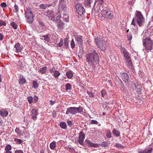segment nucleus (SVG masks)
<instances>
[{"instance_id":"obj_30","label":"nucleus","mask_w":153,"mask_h":153,"mask_svg":"<svg viewBox=\"0 0 153 153\" xmlns=\"http://www.w3.org/2000/svg\"><path fill=\"white\" fill-rule=\"evenodd\" d=\"M65 89L66 91L70 90L72 89V85L70 84L69 83H68L66 84L65 85Z\"/></svg>"},{"instance_id":"obj_53","label":"nucleus","mask_w":153,"mask_h":153,"mask_svg":"<svg viewBox=\"0 0 153 153\" xmlns=\"http://www.w3.org/2000/svg\"><path fill=\"white\" fill-rule=\"evenodd\" d=\"M6 23L5 22L1 21L0 19V27L2 26V25L4 26H6Z\"/></svg>"},{"instance_id":"obj_32","label":"nucleus","mask_w":153,"mask_h":153,"mask_svg":"<svg viewBox=\"0 0 153 153\" xmlns=\"http://www.w3.org/2000/svg\"><path fill=\"white\" fill-rule=\"evenodd\" d=\"M134 86L137 92H140L142 91V87L140 85H135Z\"/></svg>"},{"instance_id":"obj_11","label":"nucleus","mask_w":153,"mask_h":153,"mask_svg":"<svg viewBox=\"0 0 153 153\" xmlns=\"http://www.w3.org/2000/svg\"><path fill=\"white\" fill-rule=\"evenodd\" d=\"M62 13L59 10H58L56 14L57 16L56 17L55 16L53 18L52 17L51 19V20L56 23H57L61 21L60 20L61 16H60L61 13Z\"/></svg>"},{"instance_id":"obj_42","label":"nucleus","mask_w":153,"mask_h":153,"mask_svg":"<svg viewBox=\"0 0 153 153\" xmlns=\"http://www.w3.org/2000/svg\"><path fill=\"white\" fill-rule=\"evenodd\" d=\"M11 149V146L10 145H7L5 146V151H10Z\"/></svg>"},{"instance_id":"obj_58","label":"nucleus","mask_w":153,"mask_h":153,"mask_svg":"<svg viewBox=\"0 0 153 153\" xmlns=\"http://www.w3.org/2000/svg\"><path fill=\"white\" fill-rule=\"evenodd\" d=\"M98 123V122L95 120H91V121L90 123L91 124H97Z\"/></svg>"},{"instance_id":"obj_45","label":"nucleus","mask_w":153,"mask_h":153,"mask_svg":"<svg viewBox=\"0 0 153 153\" xmlns=\"http://www.w3.org/2000/svg\"><path fill=\"white\" fill-rule=\"evenodd\" d=\"M39 7L40 8L43 9H45L47 8V5L44 4H40Z\"/></svg>"},{"instance_id":"obj_23","label":"nucleus","mask_w":153,"mask_h":153,"mask_svg":"<svg viewBox=\"0 0 153 153\" xmlns=\"http://www.w3.org/2000/svg\"><path fill=\"white\" fill-rule=\"evenodd\" d=\"M47 16L48 17L49 19L51 20L52 17L53 18L54 16V12L51 10H49L47 11L46 12Z\"/></svg>"},{"instance_id":"obj_4","label":"nucleus","mask_w":153,"mask_h":153,"mask_svg":"<svg viewBox=\"0 0 153 153\" xmlns=\"http://www.w3.org/2000/svg\"><path fill=\"white\" fill-rule=\"evenodd\" d=\"M99 15V18L101 20H103L105 18L109 20L111 19L113 17V13L109 10L103 9Z\"/></svg>"},{"instance_id":"obj_21","label":"nucleus","mask_w":153,"mask_h":153,"mask_svg":"<svg viewBox=\"0 0 153 153\" xmlns=\"http://www.w3.org/2000/svg\"><path fill=\"white\" fill-rule=\"evenodd\" d=\"M38 112V110L36 109H32L31 111V116L33 120H36L37 119L36 113Z\"/></svg>"},{"instance_id":"obj_12","label":"nucleus","mask_w":153,"mask_h":153,"mask_svg":"<svg viewBox=\"0 0 153 153\" xmlns=\"http://www.w3.org/2000/svg\"><path fill=\"white\" fill-rule=\"evenodd\" d=\"M23 48V46L19 43H16L14 45V50L17 53L21 52Z\"/></svg>"},{"instance_id":"obj_13","label":"nucleus","mask_w":153,"mask_h":153,"mask_svg":"<svg viewBox=\"0 0 153 153\" xmlns=\"http://www.w3.org/2000/svg\"><path fill=\"white\" fill-rule=\"evenodd\" d=\"M85 138V134L82 131H80L78 140L79 143L81 145H83L84 140Z\"/></svg>"},{"instance_id":"obj_28","label":"nucleus","mask_w":153,"mask_h":153,"mask_svg":"<svg viewBox=\"0 0 153 153\" xmlns=\"http://www.w3.org/2000/svg\"><path fill=\"white\" fill-rule=\"evenodd\" d=\"M66 75L68 79H71L72 78L74 74L72 71H69L67 72Z\"/></svg>"},{"instance_id":"obj_8","label":"nucleus","mask_w":153,"mask_h":153,"mask_svg":"<svg viewBox=\"0 0 153 153\" xmlns=\"http://www.w3.org/2000/svg\"><path fill=\"white\" fill-rule=\"evenodd\" d=\"M77 12L80 15H82L85 12V10L82 4L77 3L76 5Z\"/></svg>"},{"instance_id":"obj_27","label":"nucleus","mask_w":153,"mask_h":153,"mask_svg":"<svg viewBox=\"0 0 153 153\" xmlns=\"http://www.w3.org/2000/svg\"><path fill=\"white\" fill-rule=\"evenodd\" d=\"M131 25H132L131 26L132 29L135 30V32H137V27L136 25V22H134L133 21H132Z\"/></svg>"},{"instance_id":"obj_31","label":"nucleus","mask_w":153,"mask_h":153,"mask_svg":"<svg viewBox=\"0 0 153 153\" xmlns=\"http://www.w3.org/2000/svg\"><path fill=\"white\" fill-rule=\"evenodd\" d=\"M33 86V88L36 89L38 87V84L36 80H33L32 82Z\"/></svg>"},{"instance_id":"obj_33","label":"nucleus","mask_w":153,"mask_h":153,"mask_svg":"<svg viewBox=\"0 0 153 153\" xmlns=\"http://www.w3.org/2000/svg\"><path fill=\"white\" fill-rule=\"evenodd\" d=\"M59 125L60 127L63 129H65L67 128L66 124L64 122H61Z\"/></svg>"},{"instance_id":"obj_64","label":"nucleus","mask_w":153,"mask_h":153,"mask_svg":"<svg viewBox=\"0 0 153 153\" xmlns=\"http://www.w3.org/2000/svg\"><path fill=\"white\" fill-rule=\"evenodd\" d=\"M128 40H130L132 39V35L131 34H129L127 36Z\"/></svg>"},{"instance_id":"obj_49","label":"nucleus","mask_w":153,"mask_h":153,"mask_svg":"<svg viewBox=\"0 0 153 153\" xmlns=\"http://www.w3.org/2000/svg\"><path fill=\"white\" fill-rule=\"evenodd\" d=\"M67 123L68 126L70 127H71L73 126V122L71 120H67Z\"/></svg>"},{"instance_id":"obj_48","label":"nucleus","mask_w":153,"mask_h":153,"mask_svg":"<svg viewBox=\"0 0 153 153\" xmlns=\"http://www.w3.org/2000/svg\"><path fill=\"white\" fill-rule=\"evenodd\" d=\"M101 96L102 97H104L106 94V93L105 90L104 89H102L101 91Z\"/></svg>"},{"instance_id":"obj_61","label":"nucleus","mask_w":153,"mask_h":153,"mask_svg":"<svg viewBox=\"0 0 153 153\" xmlns=\"http://www.w3.org/2000/svg\"><path fill=\"white\" fill-rule=\"evenodd\" d=\"M15 153H24V152L22 150H18L15 151Z\"/></svg>"},{"instance_id":"obj_20","label":"nucleus","mask_w":153,"mask_h":153,"mask_svg":"<svg viewBox=\"0 0 153 153\" xmlns=\"http://www.w3.org/2000/svg\"><path fill=\"white\" fill-rule=\"evenodd\" d=\"M18 81L19 84L20 85H24L26 82L25 78L22 75L19 76Z\"/></svg>"},{"instance_id":"obj_62","label":"nucleus","mask_w":153,"mask_h":153,"mask_svg":"<svg viewBox=\"0 0 153 153\" xmlns=\"http://www.w3.org/2000/svg\"><path fill=\"white\" fill-rule=\"evenodd\" d=\"M56 102L55 101H52V100H51L49 101L50 104L51 105H54Z\"/></svg>"},{"instance_id":"obj_14","label":"nucleus","mask_w":153,"mask_h":153,"mask_svg":"<svg viewBox=\"0 0 153 153\" xmlns=\"http://www.w3.org/2000/svg\"><path fill=\"white\" fill-rule=\"evenodd\" d=\"M100 5H97L96 7H93L92 9V11L93 12H94L95 15H98L99 16V15L100 13H99V12L102 10H103V9H102V8H101V6Z\"/></svg>"},{"instance_id":"obj_3","label":"nucleus","mask_w":153,"mask_h":153,"mask_svg":"<svg viewBox=\"0 0 153 153\" xmlns=\"http://www.w3.org/2000/svg\"><path fill=\"white\" fill-rule=\"evenodd\" d=\"M132 21L136 22L137 25L140 27L144 23L145 19L141 13L140 11L136 10L134 17L133 18Z\"/></svg>"},{"instance_id":"obj_38","label":"nucleus","mask_w":153,"mask_h":153,"mask_svg":"<svg viewBox=\"0 0 153 153\" xmlns=\"http://www.w3.org/2000/svg\"><path fill=\"white\" fill-rule=\"evenodd\" d=\"M106 137L108 138H110L112 137L111 132L109 130L107 131L106 134Z\"/></svg>"},{"instance_id":"obj_59","label":"nucleus","mask_w":153,"mask_h":153,"mask_svg":"<svg viewBox=\"0 0 153 153\" xmlns=\"http://www.w3.org/2000/svg\"><path fill=\"white\" fill-rule=\"evenodd\" d=\"M19 10L18 7L17 5L15 4L14 6V10L16 12H17Z\"/></svg>"},{"instance_id":"obj_56","label":"nucleus","mask_w":153,"mask_h":153,"mask_svg":"<svg viewBox=\"0 0 153 153\" xmlns=\"http://www.w3.org/2000/svg\"><path fill=\"white\" fill-rule=\"evenodd\" d=\"M0 6L2 8H5L7 6V4L4 2L2 3Z\"/></svg>"},{"instance_id":"obj_16","label":"nucleus","mask_w":153,"mask_h":153,"mask_svg":"<svg viewBox=\"0 0 153 153\" xmlns=\"http://www.w3.org/2000/svg\"><path fill=\"white\" fill-rule=\"evenodd\" d=\"M153 148L149 146L146 147L143 150H139L137 151L138 153H152Z\"/></svg>"},{"instance_id":"obj_46","label":"nucleus","mask_w":153,"mask_h":153,"mask_svg":"<svg viewBox=\"0 0 153 153\" xmlns=\"http://www.w3.org/2000/svg\"><path fill=\"white\" fill-rule=\"evenodd\" d=\"M96 2H98V4L102 5L104 3L103 0H95Z\"/></svg>"},{"instance_id":"obj_36","label":"nucleus","mask_w":153,"mask_h":153,"mask_svg":"<svg viewBox=\"0 0 153 153\" xmlns=\"http://www.w3.org/2000/svg\"><path fill=\"white\" fill-rule=\"evenodd\" d=\"M99 145L101 146L102 147H108V142L106 141H103L101 144H99Z\"/></svg>"},{"instance_id":"obj_60","label":"nucleus","mask_w":153,"mask_h":153,"mask_svg":"<svg viewBox=\"0 0 153 153\" xmlns=\"http://www.w3.org/2000/svg\"><path fill=\"white\" fill-rule=\"evenodd\" d=\"M120 82L121 83L120 84V85H121V86L122 88L123 89L125 90L126 88V87L124 85V84L123 83L122 81L121 80H120Z\"/></svg>"},{"instance_id":"obj_47","label":"nucleus","mask_w":153,"mask_h":153,"mask_svg":"<svg viewBox=\"0 0 153 153\" xmlns=\"http://www.w3.org/2000/svg\"><path fill=\"white\" fill-rule=\"evenodd\" d=\"M71 47L72 48H74L75 47V44L74 40L72 39L71 40V42L70 43Z\"/></svg>"},{"instance_id":"obj_43","label":"nucleus","mask_w":153,"mask_h":153,"mask_svg":"<svg viewBox=\"0 0 153 153\" xmlns=\"http://www.w3.org/2000/svg\"><path fill=\"white\" fill-rule=\"evenodd\" d=\"M14 141L16 142L17 144H21L23 142L22 140L17 138H15L14 139Z\"/></svg>"},{"instance_id":"obj_39","label":"nucleus","mask_w":153,"mask_h":153,"mask_svg":"<svg viewBox=\"0 0 153 153\" xmlns=\"http://www.w3.org/2000/svg\"><path fill=\"white\" fill-rule=\"evenodd\" d=\"M63 15V18L64 20L66 22H68V21L69 17L68 15L66 14Z\"/></svg>"},{"instance_id":"obj_6","label":"nucleus","mask_w":153,"mask_h":153,"mask_svg":"<svg viewBox=\"0 0 153 153\" xmlns=\"http://www.w3.org/2000/svg\"><path fill=\"white\" fill-rule=\"evenodd\" d=\"M25 14L27 22L29 23L32 24L34 20V16L31 8L30 7L27 8V11Z\"/></svg>"},{"instance_id":"obj_22","label":"nucleus","mask_w":153,"mask_h":153,"mask_svg":"<svg viewBox=\"0 0 153 153\" xmlns=\"http://www.w3.org/2000/svg\"><path fill=\"white\" fill-rule=\"evenodd\" d=\"M8 114V112L5 109H2L0 111V115L3 117L7 116Z\"/></svg>"},{"instance_id":"obj_55","label":"nucleus","mask_w":153,"mask_h":153,"mask_svg":"<svg viewBox=\"0 0 153 153\" xmlns=\"http://www.w3.org/2000/svg\"><path fill=\"white\" fill-rule=\"evenodd\" d=\"M38 97L36 96H35L33 98V102L36 103L37 102V101H38Z\"/></svg>"},{"instance_id":"obj_54","label":"nucleus","mask_w":153,"mask_h":153,"mask_svg":"<svg viewBox=\"0 0 153 153\" xmlns=\"http://www.w3.org/2000/svg\"><path fill=\"white\" fill-rule=\"evenodd\" d=\"M55 71V68L54 67L51 68L49 70V72L51 73L54 72Z\"/></svg>"},{"instance_id":"obj_10","label":"nucleus","mask_w":153,"mask_h":153,"mask_svg":"<svg viewBox=\"0 0 153 153\" xmlns=\"http://www.w3.org/2000/svg\"><path fill=\"white\" fill-rule=\"evenodd\" d=\"M75 38L76 41L78 43L79 47L82 48V49L83 46V36L80 35L76 36H75Z\"/></svg>"},{"instance_id":"obj_26","label":"nucleus","mask_w":153,"mask_h":153,"mask_svg":"<svg viewBox=\"0 0 153 153\" xmlns=\"http://www.w3.org/2000/svg\"><path fill=\"white\" fill-rule=\"evenodd\" d=\"M57 26L59 29L60 30H62L64 26V23L62 21H61L57 23Z\"/></svg>"},{"instance_id":"obj_5","label":"nucleus","mask_w":153,"mask_h":153,"mask_svg":"<svg viewBox=\"0 0 153 153\" xmlns=\"http://www.w3.org/2000/svg\"><path fill=\"white\" fill-rule=\"evenodd\" d=\"M83 108L82 107L79 106L78 107H70L67 108L66 112V114H71L73 115L77 113L81 114L83 111Z\"/></svg>"},{"instance_id":"obj_40","label":"nucleus","mask_w":153,"mask_h":153,"mask_svg":"<svg viewBox=\"0 0 153 153\" xmlns=\"http://www.w3.org/2000/svg\"><path fill=\"white\" fill-rule=\"evenodd\" d=\"M69 45V41L68 38H66L64 40V45L67 48H68Z\"/></svg>"},{"instance_id":"obj_25","label":"nucleus","mask_w":153,"mask_h":153,"mask_svg":"<svg viewBox=\"0 0 153 153\" xmlns=\"http://www.w3.org/2000/svg\"><path fill=\"white\" fill-rule=\"evenodd\" d=\"M127 62V66L131 69H133V64L131 59H128V60H126Z\"/></svg>"},{"instance_id":"obj_63","label":"nucleus","mask_w":153,"mask_h":153,"mask_svg":"<svg viewBox=\"0 0 153 153\" xmlns=\"http://www.w3.org/2000/svg\"><path fill=\"white\" fill-rule=\"evenodd\" d=\"M4 37V35L2 33H0V41H1L3 39Z\"/></svg>"},{"instance_id":"obj_9","label":"nucleus","mask_w":153,"mask_h":153,"mask_svg":"<svg viewBox=\"0 0 153 153\" xmlns=\"http://www.w3.org/2000/svg\"><path fill=\"white\" fill-rule=\"evenodd\" d=\"M120 51L123 54V56L125 58L126 60H128L131 59V54L129 53L126 49L122 46L120 47Z\"/></svg>"},{"instance_id":"obj_2","label":"nucleus","mask_w":153,"mask_h":153,"mask_svg":"<svg viewBox=\"0 0 153 153\" xmlns=\"http://www.w3.org/2000/svg\"><path fill=\"white\" fill-rule=\"evenodd\" d=\"M95 42L97 47L102 51H104L106 50V44L107 42L102 40L100 36H98L95 39Z\"/></svg>"},{"instance_id":"obj_51","label":"nucleus","mask_w":153,"mask_h":153,"mask_svg":"<svg viewBox=\"0 0 153 153\" xmlns=\"http://www.w3.org/2000/svg\"><path fill=\"white\" fill-rule=\"evenodd\" d=\"M63 40L62 39H61L60 42L57 44L58 46L60 47H61L63 45Z\"/></svg>"},{"instance_id":"obj_24","label":"nucleus","mask_w":153,"mask_h":153,"mask_svg":"<svg viewBox=\"0 0 153 153\" xmlns=\"http://www.w3.org/2000/svg\"><path fill=\"white\" fill-rule=\"evenodd\" d=\"M112 133L113 135L115 137H118L120 135V131L114 128L113 129Z\"/></svg>"},{"instance_id":"obj_52","label":"nucleus","mask_w":153,"mask_h":153,"mask_svg":"<svg viewBox=\"0 0 153 153\" xmlns=\"http://www.w3.org/2000/svg\"><path fill=\"white\" fill-rule=\"evenodd\" d=\"M87 93L88 94L89 97H93L94 96L93 93L91 91L89 92L87 91Z\"/></svg>"},{"instance_id":"obj_18","label":"nucleus","mask_w":153,"mask_h":153,"mask_svg":"<svg viewBox=\"0 0 153 153\" xmlns=\"http://www.w3.org/2000/svg\"><path fill=\"white\" fill-rule=\"evenodd\" d=\"M85 142L87 144L88 146L89 147L94 148L98 147H99V144L94 143L88 139H86L85 140Z\"/></svg>"},{"instance_id":"obj_34","label":"nucleus","mask_w":153,"mask_h":153,"mask_svg":"<svg viewBox=\"0 0 153 153\" xmlns=\"http://www.w3.org/2000/svg\"><path fill=\"white\" fill-rule=\"evenodd\" d=\"M56 145L55 142H53L51 143L50 145V148L51 149L53 150L56 147Z\"/></svg>"},{"instance_id":"obj_29","label":"nucleus","mask_w":153,"mask_h":153,"mask_svg":"<svg viewBox=\"0 0 153 153\" xmlns=\"http://www.w3.org/2000/svg\"><path fill=\"white\" fill-rule=\"evenodd\" d=\"M47 69V68L46 67H44L40 69L39 71V72L42 74H44L46 72Z\"/></svg>"},{"instance_id":"obj_17","label":"nucleus","mask_w":153,"mask_h":153,"mask_svg":"<svg viewBox=\"0 0 153 153\" xmlns=\"http://www.w3.org/2000/svg\"><path fill=\"white\" fill-rule=\"evenodd\" d=\"M96 2L95 0H87L86 1L85 4L86 6L90 7H94Z\"/></svg>"},{"instance_id":"obj_7","label":"nucleus","mask_w":153,"mask_h":153,"mask_svg":"<svg viewBox=\"0 0 153 153\" xmlns=\"http://www.w3.org/2000/svg\"><path fill=\"white\" fill-rule=\"evenodd\" d=\"M143 45L147 50H151L153 45L152 40L148 37H146L143 41Z\"/></svg>"},{"instance_id":"obj_44","label":"nucleus","mask_w":153,"mask_h":153,"mask_svg":"<svg viewBox=\"0 0 153 153\" xmlns=\"http://www.w3.org/2000/svg\"><path fill=\"white\" fill-rule=\"evenodd\" d=\"M15 131L17 133V135L19 136L21 135V131L19 128H16L15 130Z\"/></svg>"},{"instance_id":"obj_19","label":"nucleus","mask_w":153,"mask_h":153,"mask_svg":"<svg viewBox=\"0 0 153 153\" xmlns=\"http://www.w3.org/2000/svg\"><path fill=\"white\" fill-rule=\"evenodd\" d=\"M51 35L50 34H48L46 35L42 36H41L42 38H41L42 39H44L45 40V43H48V42H50V37Z\"/></svg>"},{"instance_id":"obj_35","label":"nucleus","mask_w":153,"mask_h":153,"mask_svg":"<svg viewBox=\"0 0 153 153\" xmlns=\"http://www.w3.org/2000/svg\"><path fill=\"white\" fill-rule=\"evenodd\" d=\"M60 73L58 71H55L53 73V76L55 78H58L60 75Z\"/></svg>"},{"instance_id":"obj_57","label":"nucleus","mask_w":153,"mask_h":153,"mask_svg":"<svg viewBox=\"0 0 153 153\" xmlns=\"http://www.w3.org/2000/svg\"><path fill=\"white\" fill-rule=\"evenodd\" d=\"M62 10L63 11H65V12L66 11H67V8L66 7V6L65 5V4L64 6H63L62 7Z\"/></svg>"},{"instance_id":"obj_15","label":"nucleus","mask_w":153,"mask_h":153,"mask_svg":"<svg viewBox=\"0 0 153 153\" xmlns=\"http://www.w3.org/2000/svg\"><path fill=\"white\" fill-rule=\"evenodd\" d=\"M120 74L121 78L125 82V84L126 85L128 83L129 78L127 74L123 72L120 73Z\"/></svg>"},{"instance_id":"obj_37","label":"nucleus","mask_w":153,"mask_h":153,"mask_svg":"<svg viewBox=\"0 0 153 153\" xmlns=\"http://www.w3.org/2000/svg\"><path fill=\"white\" fill-rule=\"evenodd\" d=\"M10 25L15 29H16L17 28L18 26L14 22H11L10 23Z\"/></svg>"},{"instance_id":"obj_1","label":"nucleus","mask_w":153,"mask_h":153,"mask_svg":"<svg viewBox=\"0 0 153 153\" xmlns=\"http://www.w3.org/2000/svg\"><path fill=\"white\" fill-rule=\"evenodd\" d=\"M85 57L88 64L92 67H94L95 65L99 64V56L95 51L86 54Z\"/></svg>"},{"instance_id":"obj_41","label":"nucleus","mask_w":153,"mask_h":153,"mask_svg":"<svg viewBox=\"0 0 153 153\" xmlns=\"http://www.w3.org/2000/svg\"><path fill=\"white\" fill-rule=\"evenodd\" d=\"M27 100L30 104H31L33 102V98L31 96H30L27 97Z\"/></svg>"},{"instance_id":"obj_50","label":"nucleus","mask_w":153,"mask_h":153,"mask_svg":"<svg viewBox=\"0 0 153 153\" xmlns=\"http://www.w3.org/2000/svg\"><path fill=\"white\" fill-rule=\"evenodd\" d=\"M115 146L116 148L119 149L122 148L123 147L121 144L119 143H116Z\"/></svg>"}]
</instances>
